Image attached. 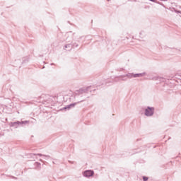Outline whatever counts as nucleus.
<instances>
[{
    "mask_svg": "<svg viewBox=\"0 0 181 181\" xmlns=\"http://www.w3.org/2000/svg\"><path fill=\"white\" fill-rule=\"evenodd\" d=\"M145 115L147 116V117H151V115H153V108H147L146 110V113Z\"/></svg>",
    "mask_w": 181,
    "mask_h": 181,
    "instance_id": "f257e3e1",
    "label": "nucleus"
},
{
    "mask_svg": "<svg viewBox=\"0 0 181 181\" xmlns=\"http://www.w3.org/2000/svg\"><path fill=\"white\" fill-rule=\"evenodd\" d=\"M94 175V171L93 170H86L83 173V176L86 177H90V176H93Z\"/></svg>",
    "mask_w": 181,
    "mask_h": 181,
    "instance_id": "f03ea898",
    "label": "nucleus"
},
{
    "mask_svg": "<svg viewBox=\"0 0 181 181\" xmlns=\"http://www.w3.org/2000/svg\"><path fill=\"white\" fill-rule=\"evenodd\" d=\"M141 76H142V74H135L134 75V77H141Z\"/></svg>",
    "mask_w": 181,
    "mask_h": 181,
    "instance_id": "7ed1b4c3",
    "label": "nucleus"
},
{
    "mask_svg": "<svg viewBox=\"0 0 181 181\" xmlns=\"http://www.w3.org/2000/svg\"><path fill=\"white\" fill-rule=\"evenodd\" d=\"M144 181H147L148 180V177H143Z\"/></svg>",
    "mask_w": 181,
    "mask_h": 181,
    "instance_id": "20e7f679",
    "label": "nucleus"
},
{
    "mask_svg": "<svg viewBox=\"0 0 181 181\" xmlns=\"http://www.w3.org/2000/svg\"><path fill=\"white\" fill-rule=\"evenodd\" d=\"M150 1H151L152 2H154V1H155V0H150Z\"/></svg>",
    "mask_w": 181,
    "mask_h": 181,
    "instance_id": "39448f33",
    "label": "nucleus"
}]
</instances>
